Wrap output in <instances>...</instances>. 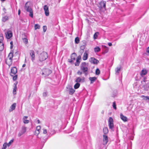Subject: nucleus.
Here are the masks:
<instances>
[{
  "label": "nucleus",
  "instance_id": "1",
  "mask_svg": "<svg viewBox=\"0 0 149 149\" xmlns=\"http://www.w3.org/2000/svg\"><path fill=\"white\" fill-rule=\"evenodd\" d=\"M80 70L82 71L85 75L86 76L88 74V64L85 62L82 63L80 65Z\"/></svg>",
  "mask_w": 149,
  "mask_h": 149
},
{
  "label": "nucleus",
  "instance_id": "2",
  "mask_svg": "<svg viewBox=\"0 0 149 149\" xmlns=\"http://www.w3.org/2000/svg\"><path fill=\"white\" fill-rule=\"evenodd\" d=\"M28 4V2L26 3L25 5V9L27 12L29 13V16L33 18V10L31 7Z\"/></svg>",
  "mask_w": 149,
  "mask_h": 149
},
{
  "label": "nucleus",
  "instance_id": "3",
  "mask_svg": "<svg viewBox=\"0 0 149 149\" xmlns=\"http://www.w3.org/2000/svg\"><path fill=\"white\" fill-rule=\"evenodd\" d=\"M48 57V55L47 53L43 52L40 54L39 58V60L42 62L45 60Z\"/></svg>",
  "mask_w": 149,
  "mask_h": 149
},
{
  "label": "nucleus",
  "instance_id": "4",
  "mask_svg": "<svg viewBox=\"0 0 149 149\" xmlns=\"http://www.w3.org/2000/svg\"><path fill=\"white\" fill-rule=\"evenodd\" d=\"M145 79L146 78H144L143 81H141V83L142 84V86L144 90L148 91L149 89V82L146 83V81Z\"/></svg>",
  "mask_w": 149,
  "mask_h": 149
},
{
  "label": "nucleus",
  "instance_id": "5",
  "mask_svg": "<svg viewBox=\"0 0 149 149\" xmlns=\"http://www.w3.org/2000/svg\"><path fill=\"white\" fill-rule=\"evenodd\" d=\"M106 1H101L99 3V5L98 6L100 10L102 11V9H104V10H106Z\"/></svg>",
  "mask_w": 149,
  "mask_h": 149
},
{
  "label": "nucleus",
  "instance_id": "6",
  "mask_svg": "<svg viewBox=\"0 0 149 149\" xmlns=\"http://www.w3.org/2000/svg\"><path fill=\"white\" fill-rule=\"evenodd\" d=\"M42 71L41 74L44 77L48 76L52 72V71L50 69L47 68L43 69Z\"/></svg>",
  "mask_w": 149,
  "mask_h": 149
},
{
  "label": "nucleus",
  "instance_id": "7",
  "mask_svg": "<svg viewBox=\"0 0 149 149\" xmlns=\"http://www.w3.org/2000/svg\"><path fill=\"white\" fill-rule=\"evenodd\" d=\"M108 124L109 128L112 130H113L114 127V125L113 123V120L112 118L110 117L109 119Z\"/></svg>",
  "mask_w": 149,
  "mask_h": 149
},
{
  "label": "nucleus",
  "instance_id": "8",
  "mask_svg": "<svg viewBox=\"0 0 149 149\" xmlns=\"http://www.w3.org/2000/svg\"><path fill=\"white\" fill-rule=\"evenodd\" d=\"M17 72V68L15 67L11 68L10 75L12 76H13L15 75Z\"/></svg>",
  "mask_w": 149,
  "mask_h": 149
},
{
  "label": "nucleus",
  "instance_id": "9",
  "mask_svg": "<svg viewBox=\"0 0 149 149\" xmlns=\"http://www.w3.org/2000/svg\"><path fill=\"white\" fill-rule=\"evenodd\" d=\"M6 36L7 39L10 38L12 36V33L11 31L8 30L5 32Z\"/></svg>",
  "mask_w": 149,
  "mask_h": 149
},
{
  "label": "nucleus",
  "instance_id": "10",
  "mask_svg": "<svg viewBox=\"0 0 149 149\" xmlns=\"http://www.w3.org/2000/svg\"><path fill=\"white\" fill-rule=\"evenodd\" d=\"M30 55L31 57V59L32 61H33L35 60V54L34 51L31 50L29 51Z\"/></svg>",
  "mask_w": 149,
  "mask_h": 149
},
{
  "label": "nucleus",
  "instance_id": "11",
  "mask_svg": "<svg viewBox=\"0 0 149 149\" xmlns=\"http://www.w3.org/2000/svg\"><path fill=\"white\" fill-rule=\"evenodd\" d=\"M46 16H48L49 15V8L47 5H45L43 7Z\"/></svg>",
  "mask_w": 149,
  "mask_h": 149
},
{
  "label": "nucleus",
  "instance_id": "12",
  "mask_svg": "<svg viewBox=\"0 0 149 149\" xmlns=\"http://www.w3.org/2000/svg\"><path fill=\"white\" fill-rule=\"evenodd\" d=\"M148 73V71L145 68L143 69L140 73V75L141 77H143L146 75Z\"/></svg>",
  "mask_w": 149,
  "mask_h": 149
},
{
  "label": "nucleus",
  "instance_id": "13",
  "mask_svg": "<svg viewBox=\"0 0 149 149\" xmlns=\"http://www.w3.org/2000/svg\"><path fill=\"white\" fill-rule=\"evenodd\" d=\"M89 61L91 63L94 64H97L99 62V61L94 57L91 58L90 60Z\"/></svg>",
  "mask_w": 149,
  "mask_h": 149
},
{
  "label": "nucleus",
  "instance_id": "14",
  "mask_svg": "<svg viewBox=\"0 0 149 149\" xmlns=\"http://www.w3.org/2000/svg\"><path fill=\"white\" fill-rule=\"evenodd\" d=\"M6 63L10 66L12 64V59L7 58L6 59Z\"/></svg>",
  "mask_w": 149,
  "mask_h": 149
},
{
  "label": "nucleus",
  "instance_id": "15",
  "mask_svg": "<svg viewBox=\"0 0 149 149\" xmlns=\"http://www.w3.org/2000/svg\"><path fill=\"white\" fill-rule=\"evenodd\" d=\"M85 78L84 77H82V78L79 77H77L75 81V82L77 83L80 82H84V81Z\"/></svg>",
  "mask_w": 149,
  "mask_h": 149
},
{
  "label": "nucleus",
  "instance_id": "16",
  "mask_svg": "<svg viewBox=\"0 0 149 149\" xmlns=\"http://www.w3.org/2000/svg\"><path fill=\"white\" fill-rule=\"evenodd\" d=\"M103 143L104 145H106L107 144L108 141V137L105 135H103Z\"/></svg>",
  "mask_w": 149,
  "mask_h": 149
},
{
  "label": "nucleus",
  "instance_id": "17",
  "mask_svg": "<svg viewBox=\"0 0 149 149\" xmlns=\"http://www.w3.org/2000/svg\"><path fill=\"white\" fill-rule=\"evenodd\" d=\"M81 56H79L77 58L76 62L75 63V65L76 66H78L79 65L80 63L79 60H81Z\"/></svg>",
  "mask_w": 149,
  "mask_h": 149
},
{
  "label": "nucleus",
  "instance_id": "18",
  "mask_svg": "<svg viewBox=\"0 0 149 149\" xmlns=\"http://www.w3.org/2000/svg\"><path fill=\"white\" fill-rule=\"evenodd\" d=\"M17 82L16 81L14 84V86L13 91V93L14 95H15L16 94V90L17 89Z\"/></svg>",
  "mask_w": 149,
  "mask_h": 149
},
{
  "label": "nucleus",
  "instance_id": "19",
  "mask_svg": "<svg viewBox=\"0 0 149 149\" xmlns=\"http://www.w3.org/2000/svg\"><path fill=\"white\" fill-rule=\"evenodd\" d=\"M120 118L124 122L127 121L128 119L127 117L123 115L122 113L120 114Z\"/></svg>",
  "mask_w": 149,
  "mask_h": 149
},
{
  "label": "nucleus",
  "instance_id": "20",
  "mask_svg": "<svg viewBox=\"0 0 149 149\" xmlns=\"http://www.w3.org/2000/svg\"><path fill=\"white\" fill-rule=\"evenodd\" d=\"M16 105V103H14L11 106L10 109L9 110V111L10 112H11L15 109Z\"/></svg>",
  "mask_w": 149,
  "mask_h": 149
},
{
  "label": "nucleus",
  "instance_id": "21",
  "mask_svg": "<svg viewBox=\"0 0 149 149\" xmlns=\"http://www.w3.org/2000/svg\"><path fill=\"white\" fill-rule=\"evenodd\" d=\"M88 58V54L87 52L86 51L83 55L82 59L84 60H86Z\"/></svg>",
  "mask_w": 149,
  "mask_h": 149
},
{
  "label": "nucleus",
  "instance_id": "22",
  "mask_svg": "<svg viewBox=\"0 0 149 149\" xmlns=\"http://www.w3.org/2000/svg\"><path fill=\"white\" fill-rule=\"evenodd\" d=\"M27 118L28 117L27 116H24V117L23 119V122L24 123L27 124L29 123V120H26Z\"/></svg>",
  "mask_w": 149,
  "mask_h": 149
},
{
  "label": "nucleus",
  "instance_id": "23",
  "mask_svg": "<svg viewBox=\"0 0 149 149\" xmlns=\"http://www.w3.org/2000/svg\"><path fill=\"white\" fill-rule=\"evenodd\" d=\"M89 80L91 81V83H93L97 79L95 77H90L89 78Z\"/></svg>",
  "mask_w": 149,
  "mask_h": 149
},
{
  "label": "nucleus",
  "instance_id": "24",
  "mask_svg": "<svg viewBox=\"0 0 149 149\" xmlns=\"http://www.w3.org/2000/svg\"><path fill=\"white\" fill-rule=\"evenodd\" d=\"M121 68V67L120 66L119 67H118L116 68L115 70L116 74H117L119 73V72Z\"/></svg>",
  "mask_w": 149,
  "mask_h": 149
},
{
  "label": "nucleus",
  "instance_id": "25",
  "mask_svg": "<svg viewBox=\"0 0 149 149\" xmlns=\"http://www.w3.org/2000/svg\"><path fill=\"white\" fill-rule=\"evenodd\" d=\"M77 56V55L75 53H73L71 55V59L73 60H75V57Z\"/></svg>",
  "mask_w": 149,
  "mask_h": 149
},
{
  "label": "nucleus",
  "instance_id": "26",
  "mask_svg": "<svg viewBox=\"0 0 149 149\" xmlns=\"http://www.w3.org/2000/svg\"><path fill=\"white\" fill-rule=\"evenodd\" d=\"M85 45H83L81 46L80 47V52L82 54V53L84 51V49H85Z\"/></svg>",
  "mask_w": 149,
  "mask_h": 149
},
{
  "label": "nucleus",
  "instance_id": "27",
  "mask_svg": "<svg viewBox=\"0 0 149 149\" xmlns=\"http://www.w3.org/2000/svg\"><path fill=\"white\" fill-rule=\"evenodd\" d=\"M26 127L24 126H23L20 131L24 133L26 132Z\"/></svg>",
  "mask_w": 149,
  "mask_h": 149
},
{
  "label": "nucleus",
  "instance_id": "28",
  "mask_svg": "<svg viewBox=\"0 0 149 149\" xmlns=\"http://www.w3.org/2000/svg\"><path fill=\"white\" fill-rule=\"evenodd\" d=\"M13 57V52H11L9 54L7 58L12 59V58Z\"/></svg>",
  "mask_w": 149,
  "mask_h": 149
},
{
  "label": "nucleus",
  "instance_id": "29",
  "mask_svg": "<svg viewBox=\"0 0 149 149\" xmlns=\"http://www.w3.org/2000/svg\"><path fill=\"white\" fill-rule=\"evenodd\" d=\"M8 16H5L3 17L2 18V21L3 22H5L7 20H8Z\"/></svg>",
  "mask_w": 149,
  "mask_h": 149
},
{
  "label": "nucleus",
  "instance_id": "30",
  "mask_svg": "<svg viewBox=\"0 0 149 149\" xmlns=\"http://www.w3.org/2000/svg\"><path fill=\"white\" fill-rule=\"evenodd\" d=\"M103 132L104 134H106L108 132V130L107 127H104L103 129Z\"/></svg>",
  "mask_w": 149,
  "mask_h": 149
},
{
  "label": "nucleus",
  "instance_id": "31",
  "mask_svg": "<svg viewBox=\"0 0 149 149\" xmlns=\"http://www.w3.org/2000/svg\"><path fill=\"white\" fill-rule=\"evenodd\" d=\"M69 93L70 94H72L74 92L75 90L72 88H71L69 90Z\"/></svg>",
  "mask_w": 149,
  "mask_h": 149
},
{
  "label": "nucleus",
  "instance_id": "32",
  "mask_svg": "<svg viewBox=\"0 0 149 149\" xmlns=\"http://www.w3.org/2000/svg\"><path fill=\"white\" fill-rule=\"evenodd\" d=\"M4 48V44L3 43L0 42V51H2Z\"/></svg>",
  "mask_w": 149,
  "mask_h": 149
},
{
  "label": "nucleus",
  "instance_id": "33",
  "mask_svg": "<svg viewBox=\"0 0 149 149\" xmlns=\"http://www.w3.org/2000/svg\"><path fill=\"white\" fill-rule=\"evenodd\" d=\"M141 97L145 100H148L149 101V96H146L142 95L141 96Z\"/></svg>",
  "mask_w": 149,
  "mask_h": 149
},
{
  "label": "nucleus",
  "instance_id": "34",
  "mask_svg": "<svg viewBox=\"0 0 149 149\" xmlns=\"http://www.w3.org/2000/svg\"><path fill=\"white\" fill-rule=\"evenodd\" d=\"M99 35V33L98 32H97L95 33L93 36V38L94 39H96Z\"/></svg>",
  "mask_w": 149,
  "mask_h": 149
},
{
  "label": "nucleus",
  "instance_id": "35",
  "mask_svg": "<svg viewBox=\"0 0 149 149\" xmlns=\"http://www.w3.org/2000/svg\"><path fill=\"white\" fill-rule=\"evenodd\" d=\"M80 86V84L78 83H77L75 84L74 86L75 89H77L79 88Z\"/></svg>",
  "mask_w": 149,
  "mask_h": 149
},
{
  "label": "nucleus",
  "instance_id": "36",
  "mask_svg": "<svg viewBox=\"0 0 149 149\" xmlns=\"http://www.w3.org/2000/svg\"><path fill=\"white\" fill-rule=\"evenodd\" d=\"M100 48L98 47H97L94 48V51L95 52H98L100 51Z\"/></svg>",
  "mask_w": 149,
  "mask_h": 149
},
{
  "label": "nucleus",
  "instance_id": "37",
  "mask_svg": "<svg viewBox=\"0 0 149 149\" xmlns=\"http://www.w3.org/2000/svg\"><path fill=\"white\" fill-rule=\"evenodd\" d=\"M34 28L35 30H36L37 29H39L40 28V26L39 24H35L34 26Z\"/></svg>",
  "mask_w": 149,
  "mask_h": 149
},
{
  "label": "nucleus",
  "instance_id": "38",
  "mask_svg": "<svg viewBox=\"0 0 149 149\" xmlns=\"http://www.w3.org/2000/svg\"><path fill=\"white\" fill-rule=\"evenodd\" d=\"M14 139H13L11 140L7 144V145L8 146H9L14 141Z\"/></svg>",
  "mask_w": 149,
  "mask_h": 149
},
{
  "label": "nucleus",
  "instance_id": "39",
  "mask_svg": "<svg viewBox=\"0 0 149 149\" xmlns=\"http://www.w3.org/2000/svg\"><path fill=\"white\" fill-rule=\"evenodd\" d=\"M22 40L23 42L25 44H27L28 43V40L26 38H22Z\"/></svg>",
  "mask_w": 149,
  "mask_h": 149
},
{
  "label": "nucleus",
  "instance_id": "40",
  "mask_svg": "<svg viewBox=\"0 0 149 149\" xmlns=\"http://www.w3.org/2000/svg\"><path fill=\"white\" fill-rule=\"evenodd\" d=\"M75 42L76 43L78 44L79 42V37H77L75 39Z\"/></svg>",
  "mask_w": 149,
  "mask_h": 149
},
{
  "label": "nucleus",
  "instance_id": "41",
  "mask_svg": "<svg viewBox=\"0 0 149 149\" xmlns=\"http://www.w3.org/2000/svg\"><path fill=\"white\" fill-rule=\"evenodd\" d=\"M95 73L96 75H99L100 74V71L98 68L96 69Z\"/></svg>",
  "mask_w": 149,
  "mask_h": 149
},
{
  "label": "nucleus",
  "instance_id": "42",
  "mask_svg": "<svg viewBox=\"0 0 149 149\" xmlns=\"http://www.w3.org/2000/svg\"><path fill=\"white\" fill-rule=\"evenodd\" d=\"M7 143H5L3 144L2 149H6L7 147Z\"/></svg>",
  "mask_w": 149,
  "mask_h": 149
},
{
  "label": "nucleus",
  "instance_id": "43",
  "mask_svg": "<svg viewBox=\"0 0 149 149\" xmlns=\"http://www.w3.org/2000/svg\"><path fill=\"white\" fill-rule=\"evenodd\" d=\"M112 106H113V108L114 109H116V102H114L113 103V105Z\"/></svg>",
  "mask_w": 149,
  "mask_h": 149
},
{
  "label": "nucleus",
  "instance_id": "44",
  "mask_svg": "<svg viewBox=\"0 0 149 149\" xmlns=\"http://www.w3.org/2000/svg\"><path fill=\"white\" fill-rule=\"evenodd\" d=\"M3 37L2 35L0 36V42H3Z\"/></svg>",
  "mask_w": 149,
  "mask_h": 149
},
{
  "label": "nucleus",
  "instance_id": "45",
  "mask_svg": "<svg viewBox=\"0 0 149 149\" xmlns=\"http://www.w3.org/2000/svg\"><path fill=\"white\" fill-rule=\"evenodd\" d=\"M24 134V133H23L21 131H20L18 134V137H20V136H21L22 135H23Z\"/></svg>",
  "mask_w": 149,
  "mask_h": 149
},
{
  "label": "nucleus",
  "instance_id": "46",
  "mask_svg": "<svg viewBox=\"0 0 149 149\" xmlns=\"http://www.w3.org/2000/svg\"><path fill=\"white\" fill-rule=\"evenodd\" d=\"M13 77V80L14 81L16 80L17 78V75H15V76L14 75Z\"/></svg>",
  "mask_w": 149,
  "mask_h": 149
},
{
  "label": "nucleus",
  "instance_id": "47",
  "mask_svg": "<svg viewBox=\"0 0 149 149\" xmlns=\"http://www.w3.org/2000/svg\"><path fill=\"white\" fill-rule=\"evenodd\" d=\"M41 126H38L36 127V130L40 131L41 129Z\"/></svg>",
  "mask_w": 149,
  "mask_h": 149
},
{
  "label": "nucleus",
  "instance_id": "48",
  "mask_svg": "<svg viewBox=\"0 0 149 149\" xmlns=\"http://www.w3.org/2000/svg\"><path fill=\"white\" fill-rule=\"evenodd\" d=\"M43 29L44 32H45L47 30V27L46 26H43Z\"/></svg>",
  "mask_w": 149,
  "mask_h": 149
},
{
  "label": "nucleus",
  "instance_id": "49",
  "mask_svg": "<svg viewBox=\"0 0 149 149\" xmlns=\"http://www.w3.org/2000/svg\"><path fill=\"white\" fill-rule=\"evenodd\" d=\"M83 72L82 71H80L79 70L77 72V74L78 75H81L82 74Z\"/></svg>",
  "mask_w": 149,
  "mask_h": 149
},
{
  "label": "nucleus",
  "instance_id": "50",
  "mask_svg": "<svg viewBox=\"0 0 149 149\" xmlns=\"http://www.w3.org/2000/svg\"><path fill=\"white\" fill-rule=\"evenodd\" d=\"M40 133V131L36 130L35 132V135L38 136Z\"/></svg>",
  "mask_w": 149,
  "mask_h": 149
},
{
  "label": "nucleus",
  "instance_id": "51",
  "mask_svg": "<svg viewBox=\"0 0 149 149\" xmlns=\"http://www.w3.org/2000/svg\"><path fill=\"white\" fill-rule=\"evenodd\" d=\"M43 133L45 134H46L47 133V130L44 129H43Z\"/></svg>",
  "mask_w": 149,
  "mask_h": 149
},
{
  "label": "nucleus",
  "instance_id": "52",
  "mask_svg": "<svg viewBox=\"0 0 149 149\" xmlns=\"http://www.w3.org/2000/svg\"><path fill=\"white\" fill-rule=\"evenodd\" d=\"M73 60L71 59V60H69L68 62L71 63H72L73 62Z\"/></svg>",
  "mask_w": 149,
  "mask_h": 149
},
{
  "label": "nucleus",
  "instance_id": "53",
  "mask_svg": "<svg viewBox=\"0 0 149 149\" xmlns=\"http://www.w3.org/2000/svg\"><path fill=\"white\" fill-rule=\"evenodd\" d=\"M146 52L149 54V47L147 49Z\"/></svg>",
  "mask_w": 149,
  "mask_h": 149
},
{
  "label": "nucleus",
  "instance_id": "54",
  "mask_svg": "<svg viewBox=\"0 0 149 149\" xmlns=\"http://www.w3.org/2000/svg\"><path fill=\"white\" fill-rule=\"evenodd\" d=\"M43 96L44 97H46L47 96V94L45 92L43 93Z\"/></svg>",
  "mask_w": 149,
  "mask_h": 149
},
{
  "label": "nucleus",
  "instance_id": "55",
  "mask_svg": "<svg viewBox=\"0 0 149 149\" xmlns=\"http://www.w3.org/2000/svg\"><path fill=\"white\" fill-rule=\"evenodd\" d=\"M108 45L109 46H111L112 45V43L111 42H109L108 43Z\"/></svg>",
  "mask_w": 149,
  "mask_h": 149
},
{
  "label": "nucleus",
  "instance_id": "56",
  "mask_svg": "<svg viewBox=\"0 0 149 149\" xmlns=\"http://www.w3.org/2000/svg\"><path fill=\"white\" fill-rule=\"evenodd\" d=\"M105 47L106 48V53H107L108 51V49L107 47Z\"/></svg>",
  "mask_w": 149,
  "mask_h": 149
},
{
  "label": "nucleus",
  "instance_id": "57",
  "mask_svg": "<svg viewBox=\"0 0 149 149\" xmlns=\"http://www.w3.org/2000/svg\"><path fill=\"white\" fill-rule=\"evenodd\" d=\"M20 14V9H19V10H18V15H19Z\"/></svg>",
  "mask_w": 149,
  "mask_h": 149
},
{
  "label": "nucleus",
  "instance_id": "58",
  "mask_svg": "<svg viewBox=\"0 0 149 149\" xmlns=\"http://www.w3.org/2000/svg\"><path fill=\"white\" fill-rule=\"evenodd\" d=\"M13 47V45H11L10 47V49H12Z\"/></svg>",
  "mask_w": 149,
  "mask_h": 149
},
{
  "label": "nucleus",
  "instance_id": "59",
  "mask_svg": "<svg viewBox=\"0 0 149 149\" xmlns=\"http://www.w3.org/2000/svg\"><path fill=\"white\" fill-rule=\"evenodd\" d=\"M10 44L11 45H13V41H11L10 42Z\"/></svg>",
  "mask_w": 149,
  "mask_h": 149
},
{
  "label": "nucleus",
  "instance_id": "60",
  "mask_svg": "<svg viewBox=\"0 0 149 149\" xmlns=\"http://www.w3.org/2000/svg\"><path fill=\"white\" fill-rule=\"evenodd\" d=\"M37 122L38 123H40V121L39 120H37Z\"/></svg>",
  "mask_w": 149,
  "mask_h": 149
},
{
  "label": "nucleus",
  "instance_id": "61",
  "mask_svg": "<svg viewBox=\"0 0 149 149\" xmlns=\"http://www.w3.org/2000/svg\"><path fill=\"white\" fill-rule=\"evenodd\" d=\"M26 66V65L25 64H24L22 65L23 67H24Z\"/></svg>",
  "mask_w": 149,
  "mask_h": 149
},
{
  "label": "nucleus",
  "instance_id": "62",
  "mask_svg": "<svg viewBox=\"0 0 149 149\" xmlns=\"http://www.w3.org/2000/svg\"><path fill=\"white\" fill-rule=\"evenodd\" d=\"M1 1H4L5 0H1Z\"/></svg>",
  "mask_w": 149,
  "mask_h": 149
},
{
  "label": "nucleus",
  "instance_id": "63",
  "mask_svg": "<svg viewBox=\"0 0 149 149\" xmlns=\"http://www.w3.org/2000/svg\"><path fill=\"white\" fill-rule=\"evenodd\" d=\"M30 96H31V94H30V95L29 96V97H30Z\"/></svg>",
  "mask_w": 149,
  "mask_h": 149
},
{
  "label": "nucleus",
  "instance_id": "64",
  "mask_svg": "<svg viewBox=\"0 0 149 149\" xmlns=\"http://www.w3.org/2000/svg\"><path fill=\"white\" fill-rule=\"evenodd\" d=\"M26 57L25 58V61H26Z\"/></svg>",
  "mask_w": 149,
  "mask_h": 149
}]
</instances>
